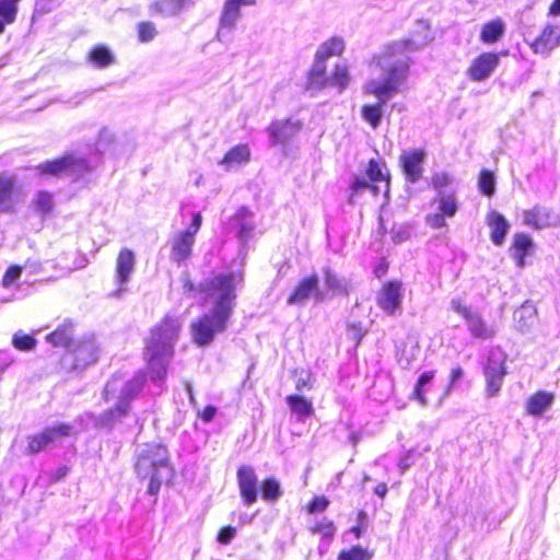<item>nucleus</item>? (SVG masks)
<instances>
[{"instance_id":"4c0bfd02","label":"nucleus","mask_w":560,"mask_h":560,"mask_svg":"<svg viewBox=\"0 0 560 560\" xmlns=\"http://www.w3.org/2000/svg\"><path fill=\"white\" fill-rule=\"evenodd\" d=\"M454 176L447 172L434 173L431 177V186L435 190L436 195L441 192L448 194L450 189H454Z\"/></svg>"},{"instance_id":"4d7b16f0","label":"nucleus","mask_w":560,"mask_h":560,"mask_svg":"<svg viewBox=\"0 0 560 560\" xmlns=\"http://www.w3.org/2000/svg\"><path fill=\"white\" fill-rule=\"evenodd\" d=\"M451 308L459 314L460 316H463L465 319L474 312L471 308H469L468 306L464 305L460 300H457V299H453L451 301Z\"/></svg>"},{"instance_id":"49530a36","label":"nucleus","mask_w":560,"mask_h":560,"mask_svg":"<svg viewBox=\"0 0 560 560\" xmlns=\"http://www.w3.org/2000/svg\"><path fill=\"white\" fill-rule=\"evenodd\" d=\"M479 190L486 196H492L495 191V178L493 173L482 170L478 180Z\"/></svg>"},{"instance_id":"58836bf2","label":"nucleus","mask_w":560,"mask_h":560,"mask_svg":"<svg viewBox=\"0 0 560 560\" xmlns=\"http://www.w3.org/2000/svg\"><path fill=\"white\" fill-rule=\"evenodd\" d=\"M350 75L346 65H336L334 72L328 77V85L337 86L342 92L349 84Z\"/></svg>"},{"instance_id":"6e6d98bb","label":"nucleus","mask_w":560,"mask_h":560,"mask_svg":"<svg viewBox=\"0 0 560 560\" xmlns=\"http://www.w3.org/2000/svg\"><path fill=\"white\" fill-rule=\"evenodd\" d=\"M329 505V500L324 497H315L308 505L310 513L324 512Z\"/></svg>"},{"instance_id":"bf43d9fd","label":"nucleus","mask_w":560,"mask_h":560,"mask_svg":"<svg viewBox=\"0 0 560 560\" xmlns=\"http://www.w3.org/2000/svg\"><path fill=\"white\" fill-rule=\"evenodd\" d=\"M523 317H528L533 323L535 319V310L529 305H522V307L515 312V318L521 320Z\"/></svg>"},{"instance_id":"0eeeda50","label":"nucleus","mask_w":560,"mask_h":560,"mask_svg":"<svg viewBox=\"0 0 560 560\" xmlns=\"http://www.w3.org/2000/svg\"><path fill=\"white\" fill-rule=\"evenodd\" d=\"M172 469L168 464L167 450L163 445H148L139 452L136 471L139 477L148 478L152 472H165Z\"/></svg>"},{"instance_id":"6ab92c4d","label":"nucleus","mask_w":560,"mask_h":560,"mask_svg":"<svg viewBox=\"0 0 560 560\" xmlns=\"http://www.w3.org/2000/svg\"><path fill=\"white\" fill-rule=\"evenodd\" d=\"M136 265L135 253L129 248H122L116 259L115 280L119 289L114 292V296H120L125 292L124 285L130 280Z\"/></svg>"},{"instance_id":"774afa93","label":"nucleus","mask_w":560,"mask_h":560,"mask_svg":"<svg viewBox=\"0 0 560 560\" xmlns=\"http://www.w3.org/2000/svg\"><path fill=\"white\" fill-rule=\"evenodd\" d=\"M550 15H559L560 14V0H553L549 8Z\"/></svg>"},{"instance_id":"f03ea898","label":"nucleus","mask_w":560,"mask_h":560,"mask_svg":"<svg viewBox=\"0 0 560 560\" xmlns=\"http://www.w3.org/2000/svg\"><path fill=\"white\" fill-rule=\"evenodd\" d=\"M182 323L177 317L166 316L156 326L145 346V359L150 378L158 386H161L165 376L166 368L173 355L174 343L178 338Z\"/></svg>"},{"instance_id":"2eb2a0df","label":"nucleus","mask_w":560,"mask_h":560,"mask_svg":"<svg viewBox=\"0 0 560 560\" xmlns=\"http://www.w3.org/2000/svg\"><path fill=\"white\" fill-rule=\"evenodd\" d=\"M98 346L93 338L74 342L69 354L63 359L65 362L68 359L73 361L72 369H83L90 364H93L98 359Z\"/></svg>"},{"instance_id":"a878e982","label":"nucleus","mask_w":560,"mask_h":560,"mask_svg":"<svg viewBox=\"0 0 560 560\" xmlns=\"http://www.w3.org/2000/svg\"><path fill=\"white\" fill-rule=\"evenodd\" d=\"M16 177L10 173H0V213L10 212L13 208V195Z\"/></svg>"},{"instance_id":"aec40b11","label":"nucleus","mask_w":560,"mask_h":560,"mask_svg":"<svg viewBox=\"0 0 560 560\" xmlns=\"http://www.w3.org/2000/svg\"><path fill=\"white\" fill-rule=\"evenodd\" d=\"M560 45V26L556 23H548L540 35L529 43L535 54L549 56Z\"/></svg>"},{"instance_id":"a18cd8bd","label":"nucleus","mask_w":560,"mask_h":560,"mask_svg":"<svg viewBox=\"0 0 560 560\" xmlns=\"http://www.w3.org/2000/svg\"><path fill=\"white\" fill-rule=\"evenodd\" d=\"M371 558L372 553L368 549L361 546H353L348 550H342L338 555L337 560H371Z\"/></svg>"},{"instance_id":"0e129e2a","label":"nucleus","mask_w":560,"mask_h":560,"mask_svg":"<svg viewBox=\"0 0 560 560\" xmlns=\"http://www.w3.org/2000/svg\"><path fill=\"white\" fill-rule=\"evenodd\" d=\"M14 298V291L11 289H2V284H0V302L5 303L12 301Z\"/></svg>"},{"instance_id":"09e8293b","label":"nucleus","mask_w":560,"mask_h":560,"mask_svg":"<svg viewBox=\"0 0 560 560\" xmlns=\"http://www.w3.org/2000/svg\"><path fill=\"white\" fill-rule=\"evenodd\" d=\"M366 175L369 177V180L371 183H385L386 191H388V178L387 176L382 172V168L380 164L375 160H371L369 162L368 168H366Z\"/></svg>"},{"instance_id":"37998d69","label":"nucleus","mask_w":560,"mask_h":560,"mask_svg":"<svg viewBox=\"0 0 560 560\" xmlns=\"http://www.w3.org/2000/svg\"><path fill=\"white\" fill-rule=\"evenodd\" d=\"M36 343L37 341L33 336L22 331L15 332L12 338L13 347L20 351H32L35 349Z\"/></svg>"},{"instance_id":"dca6fc26","label":"nucleus","mask_w":560,"mask_h":560,"mask_svg":"<svg viewBox=\"0 0 560 560\" xmlns=\"http://www.w3.org/2000/svg\"><path fill=\"white\" fill-rule=\"evenodd\" d=\"M500 57L494 52H482L472 59L466 70V75L474 82H481L489 79L498 68Z\"/></svg>"},{"instance_id":"a19ab883","label":"nucleus","mask_w":560,"mask_h":560,"mask_svg":"<svg viewBox=\"0 0 560 560\" xmlns=\"http://www.w3.org/2000/svg\"><path fill=\"white\" fill-rule=\"evenodd\" d=\"M325 284L332 294L347 293V282L339 278L330 268L324 269Z\"/></svg>"},{"instance_id":"c756f323","label":"nucleus","mask_w":560,"mask_h":560,"mask_svg":"<svg viewBox=\"0 0 560 560\" xmlns=\"http://www.w3.org/2000/svg\"><path fill=\"white\" fill-rule=\"evenodd\" d=\"M46 340L55 347H62L70 352L73 341V328L71 323H65L46 337Z\"/></svg>"},{"instance_id":"20e7f679","label":"nucleus","mask_w":560,"mask_h":560,"mask_svg":"<svg viewBox=\"0 0 560 560\" xmlns=\"http://www.w3.org/2000/svg\"><path fill=\"white\" fill-rule=\"evenodd\" d=\"M433 40L430 26L427 21L417 22L416 28L411 32L409 38L396 40L386 45L382 51L375 55L371 62V68L378 70H393L402 67L405 71V81H408L410 73L409 54L418 51L428 46Z\"/></svg>"},{"instance_id":"423d86ee","label":"nucleus","mask_w":560,"mask_h":560,"mask_svg":"<svg viewBox=\"0 0 560 560\" xmlns=\"http://www.w3.org/2000/svg\"><path fill=\"white\" fill-rule=\"evenodd\" d=\"M75 432L72 424L66 422H55L40 432L27 436V452L37 454L49 447L62 443L65 438L71 436Z\"/></svg>"},{"instance_id":"79ce46f5","label":"nucleus","mask_w":560,"mask_h":560,"mask_svg":"<svg viewBox=\"0 0 560 560\" xmlns=\"http://www.w3.org/2000/svg\"><path fill=\"white\" fill-rule=\"evenodd\" d=\"M35 210L42 214H48L54 209V197L50 192L39 190L34 200Z\"/></svg>"},{"instance_id":"ea45409f","label":"nucleus","mask_w":560,"mask_h":560,"mask_svg":"<svg viewBox=\"0 0 560 560\" xmlns=\"http://www.w3.org/2000/svg\"><path fill=\"white\" fill-rule=\"evenodd\" d=\"M281 495V486L276 478H267L262 481L261 497L265 501L276 502Z\"/></svg>"},{"instance_id":"5701e85b","label":"nucleus","mask_w":560,"mask_h":560,"mask_svg":"<svg viewBox=\"0 0 560 560\" xmlns=\"http://www.w3.org/2000/svg\"><path fill=\"white\" fill-rule=\"evenodd\" d=\"M399 282H388L377 295L378 306L388 315H393L400 307L401 294Z\"/></svg>"},{"instance_id":"680f3d73","label":"nucleus","mask_w":560,"mask_h":560,"mask_svg":"<svg viewBox=\"0 0 560 560\" xmlns=\"http://www.w3.org/2000/svg\"><path fill=\"white\" fill-rule=\"evenodd\" d=\"M295 387L298 390H303L304 388H308V389L312 388L313 384H312L311 376L307 375L306 377H303V376L298 377Z\"/></svg>"},{"instance_id":"f3484780","label":"nucleus","mask_w":560,"mask_h":560,"mask_svg":"<svg viewBox=\"0 0 560 560\" xmlns=\"http://www.w3.org/2000/svg\"><path fill=\"white\" fill-rule=\"evenodd\" d=\"M425 152L421 149L404 151L399 158L406 180L416 184L423 175Z\"/></svg>"},{"instance_id":"338daca9","label":"nucleus","mask_w":560,"mask_h":560,"mask_svg":"<svg viewBox=\"0 0 560 560\" xmlns=\"http://www.w3.org/2000/svg\"><path fill=\"white\" fill-rule=\"evenodd\" d=\"M463 376V369L460 366L454 368L451 372V385Z\"/></svg>"},{"instance_id":"b1692460","label":"nucleus","mask_w":560,"mask_h":560,"mask_svg":"<svg viewBox=\"0 0 560 560\" xmlns=\"http://www.w3.org/2000/svg\"><path fill=\"white\" fill-rule=\"evenodd\" d=\"M192 4V0H156L149 5V12L151 15L173 18Z\"/></svg>"},{"instance_id":"69168bd1","label":"nucleus","mask_w":560,"mask_h":560,"mask_svg":"<svg viewBox=\"0 0 560 560\" xmlns=\"http://www.w3.org/2000/svg\"><path fill=\"white\" fill-rule=\"evenodd\" d=\"M214 415H215V408L212 406H208L203 409V411L201 413V418L203 421L209 422L213 419Z\"/></svg>"},{"instance_id":"603ef678","label":"nucleus","mask_w":560,"mask_h":560,"mask_svg":"<svg viewBox=\"0 0 560 560\" xmlns=\"http://www.w3.org/2000/svg\"><path fill=\"white\" fill-rule=\"evenodd\" d=\"M156 34V27L152 22H141L138 24V37L140 42H151Z\"/></svg>"},{"instance_id":"864d4df0","label":"nucleus","mask_w":560,"mask_h":560,"mask_svg":"<svg viewBox=\"0 0 560 560\" xmlns=\"http://www.w3.org/2000/svg\"><path fill=\"white\" fill-rule=\"evenodd\" d=\"M366 332L368 329L364 328L360 322H352L348 324V337L352 339L355 345L360 343Z\"/></svg>"},{"instance_id":"c9c22d12","label":"nucleus","mask_w":560,"mask_h":560,"mask_svg":"<svg viewBox=\"0 0 560 560\" xmlns=\"http://www.w3.org/2000/svg\"><path fill=\"white\" fill-rule=\"evenodd\" d=\"M19 1L0 0V34L3 33L7 24H12L15 21Z\"/></svg>"},{"instance_id":"052dcab7","label":"nucleus","mask_w":560,"mask_h":560,"mask_svg":"<svg viewBox=\"0 0 560 560\" xmlns=\"http://www.w3.org/2000/svg\"><path fill=\"white\" fill-rule=\"evenodd\" d=\"M56 0H36L37 10L45 14L50 12L55 8Z\"/></svg>"},{"instance_id":"7ed1b4c3","label":"nucleus","mask_w":560,"mask_h":560,"mask_svg":"<svg viewBox=\"0 0 560 560\" xmlns=\"http://www.w3.org/2000/svg\"><path fill=\"white\" fill-rule=\"evenodd\" d=\"M378 77L369 79L363 85V92L377 98L375 104L362 106L361 116L373 129H376L382 120L384 107L395 95L407 90L405 69L395 68L390 71L378 70Z\"/></svg>"},{"instance_id":"39448f33","label":"nucleus","mask_w":560,"mask_h":560,"mask_svg":"<svg viewBox=\"0 0 560 560\" xmlns=\"http://www.w3.org/2000/svg\"><path fill=\"white\" fill-rule=\"evenodd\" d=\"M145 376L142 373H138L132 380L125 383L121 387V378L113 377L107 382L104 388L105 399L109 400L114 398L117 390L120 389L118 401L115 409H110L104 412L101 417V423L103 425H110L116 419H120L127 416L129 411V405L132 398L139 393L142 385L144 384Z\"/></svg>"},{"instance_id":"72a5a7b5","label":"nucleus","mask_w":560,"mask_h":560,"mask_svg":"<svg viewBox=\"0 0 560 560\" xmlns=\"http://www.w3.org/2000/svg\"><path fill=\"white\" fill-rule=\"evenodd\" d=\"M504 23L500 20H493L482 26L480 39L486 44L498 42L504 33Z\"/></svg>"},{"instance_id":"2f4dec72","label":"nucleus","mask_w":560,"mask_h":560,"mask_svg":"<svg viewBox=\"0 0 560 560\" xmlns=\"http://www.w3.org/2000/svg\"><path fill=\"white\" fill-rule=\"evenodd\" d=\"M250 158L249 148L246 144H238L232 148L221 160L220 164L226 170L246 163Z\"/></svg>"},{"instance_id":"f8f14e48","label":"nucleus","mask_w":560,"mask_h":560,"mask_svg":"<svg viewBox=\"0 0 560 560\" xmlns=\"http://www.w3.org/2000/svg\"><path fill=\"white\" fill-rule=\"evenodd\" d=\"M253 3L252 0H225L215 35L219 42L228 40L229 34L234 30L241 16V8Z\"/></svg>"},{"instance_id":"c85d7f7f","label":"nucleus","mask_w":560,"mask_h":560,"mask_svg":"<svg viewBox=\"0 0 560 560\" xmlns=\"http://www.w3.org/2000/svg\"><path fill=\"white\" fill-rule=\"evenodd\" d=\"M534 246L533 240L525 233H516L513 237V244L511 247L512 257L514 258L518 268H524L525 256L529 253Z\"/></svg>"},{"instance_id":"9d476101","label":"nucleus","mask_w":560,"mask_h":560,"mask_svg":"<svg viewBox=\"0 0 560 560\" xmlns=\"http://www.w3.org/2000/svg\"><path fill=\"white\" fill-rule=\"evenodd\" d=\"M483 373L487 382V396H497L501 390L503 378L506 375L505 354L501 349L495 348L490 350Z\"/></svg>"},{"instance_id":"5fc2aeb1","label":"nucleus","mask_w":560,"mask_h":560,"mask_svg":"<svg viewBox=\"0 0 560 560\" xmlns=\"http://www.w3.org/2000/svg\"><path fill=\"white\" fill-rule=\"evenodd\" d=\"M350 188L353 191V194L361 192L365 189H372L374 194L377 192V188L370 184V180L366 179L365 177H355L352 180Z\"/></svg>"},{"instance_id":"412c9836","label":"nucleus","mask_w":560,"mask_h":560,"mask_svg":"<svg viewBox=\"0 0 560 560\" xmlns=\"http://www.w3.org/2000/svg\"><path fill=\"white\" fill-rule=\"evenodd\" d=\"M228 230L236 235L241 243H246L255 229L254 214L245 207H241L236 213L230 218Z\"/></svg>"},{"instance_id":"4be33fe9","label":"nucleus","mask_w":560,"mask_h":560,"mask_svg":"<svg viewBox=\"0 0 560 560\" xmlns=\"http://www.w3.org/2000/svg\"><path fill=\"white\" fill-rule=\"evenodd\" d=\"M301 128L302 122L293 118L271 122L268 127L271 143L273 145L287 143L300 132Z\"/></svg>"},{"instance_id":"bb28decb","label":"nucleus","mask_w":560,"mask_h":560,"mask_svg":"<svg viewBox=\"0 0 560 560\" xmlns=\"http://www.w3.org/2000/svg\"><path fill=\"white\" fill-rule=\"evenodd\" d=\"M465 320L470 335L475 338L487 340L497 334L495 327L487 324L482 316L475 311Z\"/></svg>"},{"instance_id":"393cba45","label":"nucleus","mask_w":560,"mask_h":560,"mask_svg":"<svg viewBox=\"0 0 560 560\" xmlns=\"http://www.w3.org/2000/svg\"><path fill=\"white\" fill-rule=\"evenodd\" d=\"M487 224L490 229V238L492 243L497 246H501L510 230L508 220L500 212L491 210L487 214Z\"/></svg>"},{"instance_id":"f704fd0d","label":"nucleus","mask_w":560,"mask_h":560,"mask_svg":"<svg viewBox=\"0 0 560 560\" xmlns=\"http://www.w3.org/2000/svg\"><path fill=\"white\" fill-rule=\"evenodd\" d=\"M287 402L293 413H295L299 419H303L313 415L314 408L312 401L305 399L299 395H289L287 397Z\"/></svg>"},{"instance_id":"473e14b6","label":"nucleus","mask_w":560,"mask_h":560,"mask_svg":"<svg viewBox=\"0 0 560 560\" xmlns=\"http://www.w3.org/2000/svg\"><path fill=\"white\" fill-rule=\"evenodd\" d=\"M325 61L326 59H320L316 56V60L308 77V85L311 89H322L328 85Z\"/></svg>"},{"instance_id":"cd10ccee","label":"nucleus","mask_w":560,"mask_h":560,"mask_svg":"<svg viewBox=\"0 0 560 560\" xmlns=\"http://www.w3.org/2000/svg\"><path fill=\"white\" fill-rule=\"evenodd\" d=\"M552 393L539 390L532 395L526 401V411L534 417H540L553 404Z\"/></svg>"},{"instance_id":"1a4fd4ad","label":"nucleus","mask_w":560,"mask_h":560,"mask_svg":"<svg viewBox=\"0 0 560 560\" xmlns=\"http://www.w3.org/2000/svg\"><path fill=\"white\" fill-rule=\"evenodd\" d=\"M42 174H49L54 176H70L78 178L83 173L89 171V163L81 156L74 154H67L60 159L46 161L36 167Z\"/></svg>"},{"instance_id":"7c9ffc66","label":"nucleus","mask_w":560,"mask_h":560,"mask_svg":"<svg viewBox=\"0 0 560 560\" xmlns=\"http://www.w3.org/2000/svg\"><path fill=\"white\" fill-rule=\"evenodd\" d=\"M88 60L98 69L107 68L116 62L113 51L104 45L94 46L88 55Z\"/></svg>"},{"instance_id":"4468645a","label":"nucleus","mask_w":560,"mask_h":560,"mask_svg":"<svg viewBox=\"0 0 560 560\" xmlns=\"http://www.w3.org/2000/svg\"><path fill=\"white\" fill-rule=\"evenodd\" d=\"M325 292L318 288V278L316 275H312L302 279L294 291L290 294L287 300L289 305H305L310 299H314L317 302L325 300Z\"/></svg>"},{"instance_id":"8fccbe9b","label":"nucleus","mask_w":560,"mask_h":560,"mask_svg":"<svg viewBox=\"0 0 560 560\" xmlns=\"http://www.w3.org/2000/svg\"><path fill=\"white\" fill-rule=\"evenodd\" d=\"M172 477V469H167L165 472H152L148 478H150L148 492L152 495L156 494L161 488V485L164 480H167Z\"/></svg>"},{"instance_id":"ddd939ff","label":"nucleus","mask_w":560,"mask_h":560,"mask_svg":"<svg viewBox=\"0 0 560 560\" xmlns=\"http://www.w3.org/2000/svg\"><path fill=\"white\" fill-rule=\"evenodd\" d=\"M522 222L532 229L544 230L558 226L560 224V215L549 207L536 205L532 209L523 211Z\"/></svg>"},{"instance_id":"e433bc0d","label":"nucleus","mask_w":560,"mask_h":560,"mask_svg":"<svg viewBox=\"0 0 560 560\" xmlns=\"http://www.w3.org/2000/svg\"><path fill=\"white\" fill-rule=\"evenodd\" d=\"M345 49V42L341 37H332L324 43L317 50V57L328 59L331 56H339Z\"/></svg>"},{"instance_id":"a211bd4d","label":"nucleus","mask_w":560,"mask_h":560,"mask_svg":"<svg viewBox=\"0 0 560 560\" xmlns=\"http://www.w3.org/2000/svg\"><path fill=\"white\" fill-rule=\"evenodd\" d=\"M237 485L241 497L246 505H252L258 498V478L253 467L241 466L237 469Z\"/></svg>"},{"instance_id":"9b49d317","label":"nucleus","mask_w":560,"mask_h":560,"mask_svg":"<svg viewBox=\"0 0 560 560\" xmlns=\"http://www.w3.org/2000/svg\"><path fill=\"white\" fill-rule=\"evenodd\" d=\"M433 202L438 205V212L428 214L425 222L432 229H441L446 225V218H453L458 210L456 190L450 189L448 194L435 195Z\"/></svg>"},{"instance_id":"f257e3e1","label":"nucleus","mask_w":560,"mask_h":560,"mask_svg":"<svg viewBox=\"0 0 560 560\" xmlns=\"http://www.w3.org/2000/svg\"><path fill=\"white\" fill-rule=\"evenodd\" d=\"M242 282L241 271L218 273L200 282L198 291L203 295L205 305H209L211 308L209 313L191 325L196 343L209 345L217 334L226 329L228 320L235 305L236 289Z\"/></svg>"},{"instance_id":"3c124183","label":"nucleus","mask_w":560,"mask_h":560,"mask_svg":"<svg viewBox=\"0 0 560 560\" xmlns=\"http://www.w3.org/2000/svg\"><path fill=\"white\" fill-rule=\"evenodd\" d=\"M310 530L312 534H320L325 538H331L335 535L336 527L331 521L323 518L311 526Z\"/></svg>"},{"instance_id":"de8ad7c7","label":"nucleus","mask_w":560,"mask_h":560,"mask_svg":"<svg viewBox=\"0 0 560 560\" xmlns=\"http://www.w3.org/2000/svg\"><path fill=\"white\" fill-rule=\"evenodd\" d=\"M22 268L19 266H11L2 277L1 284L2 289H11L15 291L18 289V280L21 277Z\"/></svg>"},{"instance_id":"e2e57ef3","label":"nucleus","mask_w":560,"mask_h":560,"mask_svg":"<svg viewBox=\"0 0 560 560\" xmlns=\"http://www.w3.org/2000/svg\"><path fill=\"white\" fill-rule=\"evenodd\" d=\"M90 96V93L88 91L79 92L77 93L71 100L67 101L68 103L78 106L80 105L84 100H86Z\"/></svg>"},{"instance_id":"13d9d810","label":"nucleus","mask_w":560,"mask_h":560,"mask_svg":"<svg viewBox=\"0 0 560 560\" xmlns=\"http://www.w3.org/2000/svg\"><path fill=\"white\" fill-rule=\"evenodd\" d=\"M236 530L234 527H223L218 535V540L219 542L226 545L234 538Z\"/></svg>"},{"instance_id":"6e6552de","label":"nucleus","mask_w":560,"mask_h":560,"mask_svg":"<svg viewBox=\"0 0 560 560\" xmlns=\"http://www.w3.org/2000/svg\"><path fill=\"white\" fill-rule=\"evenodd\" d=\"M201 223V213L195 212L189 226L173 236L171 240V259L173 261L180 264L190 257L192 246L195 244V236L198 233Z\"/></svg>"},{"instance_id":"c03bdc74","label":"nucleus","mask_w":560,"mask_h":560,"mask_svg":"<svg viewBox=\"0 0 560 560\" xmlns=\"http://www.w3.org/2000/svg\"><path fill=\"white\" fill-rule=\"evenodd\" d=\"M433 377L434 371H425L418 378L417 385L413 390V396L421 405L427 404V398L424 396V387L433 380Z\"/></svg>"}]
</instances>
